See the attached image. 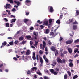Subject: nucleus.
<instances>
[{
    "label": "nucleus",
    "mask_w": 79,
    "mask_h": 79,
    "mask_svg": "<svg viewBox=\"0 0 79 79\" xmlns=\"http://www.w3.org/2000/svg\"><path fill=\"white\" fill-rule=\"evenodd\" d=\"M31 3L32 1L30 0H26L24 2L25 5H27V6H30L31 5Z\"/></svg>",
    "instance_id": "nucleus-1"
},
{
    "label": "nucleus",
    "mask_w": 79,
    "mask_h": 79,
    "mask_svg": "<svg viewBox=\"0 0 79 79\" xmlns=\"http://www.w3.org/2000/svg\"><path fill=\"white\" fill-rule=\"evenodd\" d=\"M73 40H67L65 42V43L66 44H68V45H69L71 44H72V43H73Z\"/></svg>",
    "instance_id": "nucleus-2"
},
{
    "label": "nucleus",
    "mask_w": 79,
    "mask_h": 79,
    "mask_svg": "<svg viewBox=\"0 0 79 79\" xmlns=\"http://www.w3.org/2000/svg\"><path fill=\"white\" fill-rule=\"evenodd\" d=\"M37 67H33L31 68V71L32 73H34V72H35L37 71Z\"/></svg>",
    "instance_id": "nucleus-3"
},
{
    "label": "nucleus",
    "mask_w": 79,
    "mask_h": 79,
    "mask_svg": "<svg viewBox=\"0 0 79 79\" xmlns=\"http://www.w3.org/2000/svg\"><path fill=\"white\" fill-rule=\"evenodd\" d=\"M50 8L49 9V12L50 13H53V11H54V10H53V7L51 6H49L48 7V8Z\"/></svg>",
    "instance_id": "nucleus-4"
},
{
    "label": "nucleus",
    "mask_w": 79,
    "mask_h": 79,
    "mask_svg": "<svg viewBox=\"0 0 79 79\" xmlns=\"http://www.w3.org/2000/svg\"><path fill=\"white\" fill-rule=\"evenodd\" d=\"M56 60L58 63H63V61H62V60H61V59L59 57H57Z\"/></svg>",
    "instance_id": "nucleus-5"
},
{
    "label": "nucleus",
    "mask_w": 79,
    "mask_h": 79,
    "mask_svg": "<svg viewBox=\"0 0 79 79\" xmlns=\"http://www.w3.org/2000/svg\"><path fill=\"white\" fill-rule=\"evenodd\" d=\"M48 22L47 20H45L43 22V25L44 26H48Z\"/></svg>",
    "instance_id": "nucleus-6"
},
{
    "label": "nucleus",
    "mask_w": 79,
    "mask_h": 79,
    "mask_svg": "<svg viewBox=\"0 0 79 79\" xmlns=\"http://www.w3.org/2000/svg\"><path fill=\"white\" fill-rule=\"evenodd\" d=\"M6 44H7V43H6V41H4L3 43H2V45L1 46L0 48H2V47H4V46H5V45H6Z\"/></svg>",
    "instance_id": "nucleus-7"
},
{
    "label": "nucleus",
    "mask_w": 79,
    "mask_h": 79,
    "mask_svg": "<svg viewBox=\"0 0 79 79\" xmlns=\"http://www.w3.org/2000/svg\"><path fill=\"white\" fill-rule=\"evenodd\" d=\"M43 45L42 47V50H44V49L45 48V45H46V43L45 41H43Z\"/></svg>",
    "instance_id": "nucleus-8"
},
{
    "label": "nucleus",
    "mask_w": 79,
    "mask_h": 79,
    "mask_svg": "<svg viewBox=\"0 0 79 79\" xmlns=\"http://www.w3.org/2000/svg\"><path fill=\"white\" fill-rule=\"evenodd\" d=\"M30 54H31V51L29 50H28L27 51L26 55H29Z\"/></svg>",
    "instance_id": "nucleus-9"
},
{
    "label": "nucleus",
    "mask_w": 79,
    "mask_h": 79,
    "mask_svg": "<svg viewBox=\"0 0 79 79\" xmlns=\"http://www.w3.org/2000/svg\"><path fill=\"white\" fill-rule=\"evenodd\" d=\"M51 49L52 51H53V52H55L56 50L55 47L54 46H52L51 48Z\"/></svg>",
    "instance_id": "nucleus-10"
},
{
    "label": "nucleus",
    "mask_w": 79,
    "mask_h": 79,
    "mask_svg": "<svg viewBox=\"0 0 79 79\" xmlns=\"http://www.w3.org/2000/svg\"><path fill=\"white\" fill-rule=\"evenodd\" d=\"M68 50L69 53H72V50L70 48H69Z\"/></svg>",
    "instance_id": "nucleus-11"
},
{
    "label": "nucleus",
    "mask_w": 79,
    "mask_h": 79,
    "mask_svg": "<svg viewBox=\"0 0 79 79\" xmlns=\"http://www.w3.org/2000/svg\"><path fill=\"white\" fill-rule=\"evenodd\" d=\"M28 21H29V19H24L23 20L24 23H27Z\"/></svg>",
    "instance_id": "nucleus-12"
},
{
    "label": "nucleus",
    "mask_w": 79,
    "mask_h": 79,
    "mask_svg": "<svg viewBox=\"0 0 79 79\" xmlns=\"http://www.w3.org/2000/svg\"><path fill=\"white\" fill-rule=\"evenodd\" d=\"M14 2L15 3H17V5H18V6H19V5H20V2H19V1L17 2L16 1H14Z\"/></svg>",
    "instance_id": "nucleus-13"
},
{
    "label": "nucleus",
    "mask_w": 79,
    "mask_h": 79,
    "mask_svg": "<svg viewBox=\"0 0 79 79\" xmlns=\"http://www.w3.org/2000/svg\"><path fill=\"white\" fill-rule=\"evenodd\" d=\"M49 32H50L49 30L48 29H47L46 30L45 33L46 34H48V33H49Z\"/></svg>",
    "instance_id": "nucleus-14"
},
{
    "label": "nucleus",
    "mask_w": 79,
    "mask_h": 79,
    "mask_svg": "<svg viewBox=\"0 0 79 79\" xmlns=\"http://www.w3.org/2000/svg\"><path fill=\"white\" fill-rule=\"evenodd\" d=\"M24 39V38L23 36H21V37H19V40H20V41H21V40H23Z\"/></svg>",
    "instance_id": "nucleus-15"
},
{
    "label": "nucleus",
    "mask_w": 79,
    "mask_h": 79,
    "mask_svg": "<svg viewBox=\"0 0 79 79\" xmlns=\"http://www.w3.org/2000/svg\"><path fill=\"white\" fill-rule=\"evenodd\" d=\"M69 66L71 67H72L73 66V63L70 62L69 64Z\"/></svg>",
    "instance_id": "nucleus-16"
},
{
    "label": "nucleus",
    "mask_w": 79,
    "mask_h": 79,
    "mask_svg": "<svg viewBox=\"0 0 79 79\" xmlns=\"http://www.w3.org/2000/svg\"><path fill=\"white\" fill-rule=\"evenodd\" d=\"M77 29V27L76 25L73 26V30H76Z\"/></svg>",
    "instance_id": "nucleus-17"
},
{
    "label": "nucleus",
    "mask_w": 79,
    "mask_h": 79,
    "mask_svg": "<svg viewBox=\"0 0 79 79\" xmlns=\"http://www.w3.org/2000/svg\"><path fill=\"white\" fill-rule=\"evenodd\" d=\"M12 21L11 22V23H12L13 22H15L16 21V19H12Z\"/></svg>",
    "instance_id": "nucleus-18"
},
{
    "label": "nucleus",
    "mask_w": 79,
    "mask_h": 79,
    "mask_svg": "<svg viewBox=\"0 0 79 79\" xmlns=\"http://www.w3.org/2000/svg\"><path fill=\"white\" fill-rule=\"evenodd\" d=\"M40 62H41V64H42L43 63V60H42V57H40Z\"/></svg>",
    "instance_id": "nucleus-19"
},
{
    "label": "nucleus",
    "mask_w": 79,
    "mask_h": 79,
    "mask_svg": "<svg viewBox=\"0 0 79 79\" xmlns=\"http://www.w3.org/2000/svg\"><path fill=\"white\" fill-rule=\"evenodd\" d=\"M76 15L78 16L79 15V10H76Z\"/></svg>",
    "instance_id": "nucleus-20"
},
{
    "label": "nucleus",
    "mask_w": 79,
    "mask_h": 79,
    "mask_svg": "<svg viewBox=\"0 0 79 79\" xmlns=\"http://www.w3.org/2000/svg\"><path fill=\"white\" fill-rule=\"evenodd\" d=\"M24 56H23L19 58V60H24Z\"/></svg>",
    "instance_id": "nucleus-21"
},
{
    "label": "nucleus",
    "mask_w": 79,
    "mask_h": 79,
    "mask_svg": "<svg viewBox=\"0 0 79 79\" xmlns=\"http://www.w3.org/2000/svg\"><path fill=\"white\" fill-rule=\"evenodd\" d=\"M55 70L56 72H58V73H59V71H60V69H59V68H57L55 69Z\"/></svg>",
    "instance_id": "nucleus-22"
},
{
    "label": "nucleus",
    "mask_w": 79,
    "mask_h": 79,
    "mask_svg": "<svg viewBox=\"0 0 79 79\" xmlns=\"http://www.w3.org/2000/svg\"><path fill=\"white\" fill-rule=\"evenodd\" d=\"M58 73V72L54 71V73H53V74L54 75H57V74Z\"/></svg>",
    "instance_id": "nucleus-23"
},
{
    "label": "nucleus",
    "mask_w": 79,
    "mask_h": 79,
    "mask_svg": "<svg viewBox=\"0 0 79 79\" xmlns=\"http://www.w3.org/2000/svg\"><path fill=\"white\" fill-rule=\"evenodd\" d=\"M79 42V40L77 39L76 40H75L74 41V43L75 44H77V43H78V42Z\"/></svg>",
    "instance_id": "nucleus-24"
},
{
    "label": "nucleus",
    "mask_w": 79,
    "mask_h": 79,
    "mask_svg": "<svg viewBox=\"0 0 79 79\" xmlns=\"http://www.w3.org/2000/svg\"><path fill=\"white\" fill-rule=\"evenodd\" d=\"M78 77V76L77 75H75L74 76V77H73V79H76V78H77Z\"/></svg>",
    "instance_id": "nucleus-25"
},
{
    "label": "nucleus",
    "mask_w": 79,
    "mask_h": 79,
    "mask_svg": "<svg viewBox=\"0 0 79 79\" xmlns=\"http://www.w3.org/2000/svg\"><path fill=\"white\" fill-rule=\"evenodd\" d=\"M52 63L54 65H56V62L55 60H53V62Z\"/></svg>",
    "instance_id": "nucleus-26"
},
{
    "label": "nucleus",
    "mask_w": 79,
    "mask_h": 79,
    "mask_svg": "<svg viewBox=\"0 0 79 79\" xmlns=\"http://www.w3.org/2000/svg\"><path fill=\"white\" fill-rule=\"evenodd\" d=\"M50 35H52V36H53V35H54V33L53 32H51L50 33Z\"/></svg>",
    "instance_id": "nucleus-27"
},
{
    "label": "nucleus",
    "mask_w": 79,
    "mask_h": 79,
    "mask_svg": "<svg viewBox=\"0 0 79 79\" xmlns=\"http://www.w3.org/2000/svg\"><path fill=\"white\" fill-rule=\"evenodd\" d=\"M67 73H68L69 76H70L71 75V72H70L69 71H68Z\"/></svg>",
    "instance_id": "nucleus-28"
},
{
    "label": "nucleus",
    "mask_w": 79,
    "mask_h": 79,
    "mask_svg": "<svg viewBox=\"0 0 79 79\" xmlns=\"http://www.w3.org/2000/svg\"><path fill=\"white\" fill-rule=\"evenodd\" d=\"M69 23H73V19H69Z\"/></svg>",
    "instance_id": "nucleus-29"
},
{
    "label": "nucleus",
    "mask_w": 79,
    "mask_h": 79,
    "mask_svg": "<svg viewBox=\"0 0 79 79\" xmlns=\"http://www.w3.org/2000/svg\"><path fill=\"white\" fill-rule=\"evenodd\" d=\"M58 50H57L56 51V52H55V56H56L58 55Z\"/></svg>",
    "instance_id": "nucleus-30"
},
{
    "label": "nucleus",
    "mask_w": 79,
    "mask_h": 79,
    "mask_svg": "<svg viewBox=\"0 0 79 79\" xmlns=\"http://www.w3.org/2000/svg\"><path fill=\"white\" fill-rule=\"evenodd\" d=\"M6 27H9V25L8 23H7L5 24Z\"/></svg>",
    "instance_id": "nucleus-31"
},
{
    "label": "nucleus",
    "mask_w": 79,
    "mask_h": 79,
    "mask_svg": "<svg viewBox=\"0 0 79 79\" xmlns=\"http://www.w3.org/2000/svg\"><path fill=\"white\" fill-rule=\"evenodd\" d=\"M50 71L51 73H53L54 72V69H50Z\"/></svg>",
    "instance_id": "nucleus-32"
},
{
    "label": "nucleus",
    "mask_w": 79,
    "mask_h": 79,
    "mask_svg": "<svg viewBox=\"0 0 79 79\" xmlns=\"http://www.w3.org/2000/svg\"><path fill=\"white\" fill-rule=\"evenodd\" d=\"M56 23L58 24H59L60 23V20H57L56 22Z\"/></svg>",
    "instance_id": "nucleus-33"
},
{
    "label": "nucleus",
    "mask_w": 79,
    "mask_h": 79,
    "mask_svg": "<svg viewBox=\"0 0 79 79\" xmlns=\"http://www.w3.org/2000/svg\"><path fill=\"white\" fill-rule=\"evenodd\" d=\"M9 5L8 4H6V6H4V7H5V8H6V9H7V8H9V6H8Z\"/></svg>",
    "instance_id": "nucleus-34"
},
{
    "label": "nucleus",
    "mask_w": 79,
    "mask_h": 79,
    "mask_svg": "<svg viewBox=\"0 0 79 79\" xmlns=\"http://www.w3.org/2000/svg\"><path fill=\"white\" fill-rule=\"evenodd\" d=\"M26 41H22L21 43V44L23 45L24 44H26Z\"/></svg>",
    "instance_id": "nucleus-35"
},
{
    "label": "nucleus",
    "mask_w": 79,
    "mask_h": 79,
    "mask_svg": "<svg viewBox=\"0 0 79 79\" xmlns=\"http://www.w3.org/2000/svg\"><path fill=\"white\" fill-rule=\"evenodd\" d=\"M7 0L10 3H13V0Z\"/></svg>",
    "instance_id": "nucleus-36"
},
{
    "label": "nucleus",
    "mask_w": 79,
    "mask_h": 79,
    "mask_svg": "<svg viewBox=\"0 0 79 79\" xmlns=\"http://www.w3.org/2000/svg\"><path fill=\"white\" fill-rule=\"evenodd\" d=\"M9 44H10V45H13V42H9Z\"/></svg>",
    "instance_id": "nucleus-37"
},
{
    "label": "nucleus",
    "mask_w": 79,
    "mask_h": 79,
    "mask_svg": "<svg viewBox=\"0 0 79 79\" xmlns=\"http://www.w3.org/2000/svg\"><path fill=\"white\" fill-rule=\"evenodd\" d=\"M48 44L49 45H52V42H51L50 41V40H49L48 41Z\"/></svg>",
    "instance_id": "nucleus-38"
},
{
    "label": "nucleus",
    "mask_w": 79,
    "mask_h": 79,
    "mask_svg": "<svg viewBox=\"0 0 79 79\" xmlns=\"http://www.w3.org/2000/svg\"><path fill=\"white\" fill-rule=\"evenodd\" d=\"M78 24V23L76 20L73 23V24Z\"/></svg>",
    "instance_id": "nucleus-39"
},
{
    "label": "nucleus",
    "mask_w": 79,
    "mask_h": 79,
    "mask_svg": "<svg viewBox=\"0 0 79 79\" xmlns=\"http://www.w3.org/2000/svg\"><path fill=\"white\" fill-rule=\"evenodd\" d=\"M77 51H78V49L77 48H76L74 50V53H76V52H77Z\"/></svg>",
    "instance_id": "nucleus-40"
},
{
    "label": "nucleus",
    "mask_w": 79,
    "mask_h": 79,
    "mask_svg": "<svg viewBox=\"0 0 79 79\" xmlns=\"http://www.w3.org/2000/svg\"><path fill=\"white\" fill-rule=\"evenodd\" d=\"M43 52H44L43 51H39V53L40 54V55H42V54H43Z\"/></svg>",
    "instance_id": "nucleus-41"
},
{
    "label": "nucleus",
    "mask_w": 79,
    "mask_h": 79,
    "mask_svg": "<svg viewBox=\"0 0 79 79\" xmlns=\"http://www.w3.org/2000/svg\"><path fill=\"white\" fill-rule=\"evenodd\" d=\"M37 74L38 75H40V76L42 75V73L40 72H37Z\"/></svg>",
    "instance_id": "nucleus-42"
},
{
    "label": "nucleus",
    "mask_w": 79,
    "mask_h": 79,
    "mask_svg": "<svg viewBox=\"0 0 79 79\" xmlns=\"http://www.w3.org/2000/svg\"><path fill=\"white\" fill-rule=\"evenodd\" d=\"M26 37L27 39H30V38H31V36L30 35L26 36Z\"/></svg>",
    "instance_id": "nucleus-43"
},
{
    "label": "nucleus",
    "mask_w": 79,
    "mask_h": 79,
    "mask_svg": "<svg viewBox=\"0 0 79 79\" xmlns=\"http://www.w3.org/2000/svg\"><path fill=\"white\" fill-rule=\"evenodd\" d=\"M67 77H68V76H67V74H65L64 75V79H66L67 78Z\"/></svg>",
    "instance_id": "nucleus-44"
},
{
    "label": "nucleus",
    "mask_w": 79,
    "mask_h": 79,
    "mask_svg": "<svg viewBox=\"0 0 79 79\" xmlns=\"http://www.w3.org/2000/svg\"><path fill=\"white\" fill-rule=\"evenodd\" d=\"M18 43V40H16L14 42V44L15 45H16Z\"/></svg>",
    "instance_id": "nucleus-45"
},
{
    "label": "nucleus",
    "mask_w": 79,
    "mask_h": 79,
    "mask_svg": "<svg viewBox=\"0 0 79 79\" xmlns=\"http://www.w3.org/2000/svg\"><path fill=\"white\" fill-rule=\"evenodd\" d=\"M33 35H35V36H36V37H37V34H36V32H33Z\"/></svg>",
    "instance_id": "nucleus-46"
},
{
    "label": "nucleus",
    "mask_w": 79,
    "mask_h": 79,
    "mask_svg": "<svg viewBox=\"0 0 79 79\" xmlns=\"http://www.w3.org/2000/svg\"><path fill=\"white\" fill-rule=\"evenodd\" d=\"M62 63H64L66 62V60L64 59H63L62 60Z\"/></svg>",
    "instance_id": "nucleus-47"
},
{
    "label": "nucleus",
    "mask_w": 79,
    "mask_h": 79,
    "mask_svg": "<svg viewBox=\"0 0 79 79\" xmlns=\"http://www.w3.org/2000/svg\"><path fill=\"white\" fill-rule=\"evenodd\" d=\"M52 19H50L49 20V23H52Z\"/></svg>",
    "instance_id": "nucleus-48"
},
{
    "label": "nucleus",
    "mask_w": 79,
    "mask_h": 79,
    "mask_svg": "<svg viewBox=\"0 0 79 79\" xmlns=\"http://www.w3.org/2000/svg\"><path fill=\"white\" fill-rule=\"evenodd\" d=\"M45 61L46 62V63H48V60L47 59V58H46L45 59Z\"/></svg>",
    "instance_id": "nucleus-49"
},
{
    "label": "nucleus",
    "mask_w": 79,
    "mask_h": 79,
    "mask_svg": "<svg viewBox=\"0 0 79 79\" xmlns=\"http://www.w3.org/2000/svg\"><path fill=\"white\" fill-rule=\"evenodd\" d=\"M27 74H31V71H30L29 70H28L27 73Z\"/></svg>",
    "instance_id": "nucleus-50"
},
{
    "label": "nucleus",
    "mask_w": 79,
    "mask_h": 79,
    "mask_svg": "<svg viewBox=\"0 0 79 79\" xmlns=\"http://www.w3.org/2000/svg\"><path fill=\"white\" fill-rule=\"evenodd\" d=\"M8 39H9V40H11L12 39H13V38L12 37H8L7 38Z\"/></svg>",
    "instance_id": "nucleus-51"
},
{
    "label": "nucleus",
    "mask_w": 79,
    "mask_h": 79,
    "mask_svg": "<svg viewBox=\"0 0 79 79\" xmlns=\"http://www.w3.org/2000/svg\"><path fill=\"white\" fill-rule=\"evenodd\" d=\"M32 58L34 60H36V57H35V56H33L32 57Z\"/></svg>",
    "instance_id": "nucleus-52"
},
{
    "label": "nucleus",
    "mask_w": 79,
    "mask_h": 79,
    "mask_svg": "<svg viewBox=\"0 0 79 79\" xmlns=\"http://www.w3.org/2000/svg\"><path fill=\"white\" fill-rule=\"evenodd\" d=\"M4 20H5L6 22H8V19L7 18H5L3 19Z\"/></svg>",
    "instance_id": "nucleus-53"
},
{
    "label": "nucleus",
    "mask_w": 79,
    "mask_h": 79,
    "mask_svg": "<svg viewBox=\"0 0 79 79\" xmlns=\"http://www.w3.org/2000/svg\"><path fill=\"white\" fill-rule=\"evenodd\" d=\"M40 27L41 29H43L44 28V27H45L44 26L41 25L40 26Z\"/></svg>",
    "instance_id": "nucleus-54"
},
{
    "label": "nucleus",
    "mask_w": 79,
    "mask_h": 79,
    "mask_svg": "<svg viewBox=\"0 0 79 79\" xmlns=\"http://www.w3.org/2000/svg\"><path fill=\"white\" fill-rule=\"evenodd\" d=\"M67 53H68V52H67L66 51H64L63 53L64 54V55H65V54H66Z\"/></svg>",
    "instance_id": "nucleus-55"
},
{
    "label": "nucleus",
    "mask_w": 79,
    "mask_h": 79,
    "mask_svg": "<svg viewBox=\"0 0 79 79\" xmlns=\"http://www.w3.org/2000/svg\"><path fill=\"white\" fill-rule=\"evenodd\" d=\"M13 59H14V61H16L17 60H18V59H17V58L15 57H14Z\"/></svg>",
    "instance_id": "nucleus-56"
},
{
    "label": "nucleus",
    "mask_w": 79,
    "mask_h": 79,
    "mask_svg": "<svg viewBox=\"0 0 79 79\" xmlns=\"http://www.w3.org/2000/svg\"><path fill=\"white\" fill-rule=\"evenodd\" d=\"M35 44L36 45H37L38 44V42L36 41H35Z\"/></svg>",
    "instance_id": "nucleus-57"
},
{
    "label": "nucleus",
    "mask_w": 79,
    "mask_h": 79,
    "mask_svg": "<svg viewBox=\"0 0 79 79\" xmlns=\"http://www.w3.org/2000/svg\"><path fill=\"white\" fill-rule=\"evenodd\" d=\"M29 14V12H27L26 13L25 15H26V16H28Z\"/></svg>",
    "instance_id": "nucleus-58"
},
{
    "label": "nucleus",
    "mask_w": 79,
    "mask_h": 79,
    "mask_svg": "<svg viewBox=\"0 0 79 79\" xmlns=\"http://www.w3.org/2000/svg\"><path fill=\"white\" fill-rule=\"evenodd\" d=\"M63 39V38H62L61 37H60V39L59 40L60 42H61V40H62Z\"/></svg>",
    "instance_id": "nucleus-59"
},
{
    "label": "nucleus",
    "mask_w": 79,
    "mask_h": 79,
    "mask_svg": "<svg viewBox=\"0 0 79 79\" xmlns=\"http://www.w3.org/2000/svg\"><path fill=\"white\" fill-rule=\"evenodd\" d=\"M30 45H32L33 44V42L32 41H31L30 42Z\"/></svg>",
    "instance_id": "nucleus-60"
},
{
    "label": "nucleus",
    "mask_w": 79,
    "mask_h": 79,
    "mask_svg": "<svg viewBox=\"0 0 79 79\" xmlns=\"http://www.w3.org/2000/svg\"><path fill=\"white\" fill-rule=\"evenodd\" d=\"M43 39H44V40H45L46 41V40H47V38L45 37H43Z\"/></svg>",
    "instance_id": "nucleus-61"
},
{
    "label": "nucleus",
    "mask_w": 79,
    "mask_h": 79,
    "mask_svg": "<svg viewBox=\"0 0 79 79\" xmlns=\"http://www.w3.org/2000/svg\"><path fill=\"white\" fill-rule=\"evenodd\" d=\"M12 11H16V9L15 8H13L12 10Z\"/></svg>",
    "instance_id": "nucleus-62"
},
{
    "label": "nucleus",
    "mask_w": 79,
    "mask_h": 79,
    "mask_svg": "<svg viewBox=\"0 0 79 79\" xmlns=\"http://www.w3.org/2000/svg\"><path fill=\"white\" fill-rule=\"evenodd\" d=\"M30 30H33L34 29V27H31V28H30Z\"/></svg>",
    "instance_id": "nucleus-63"
},
{
    "label": "nucleus",
    "mask_w": 79,
    "mask_h": 79,
    "mask_svg": "<svg viewBox=\"0 0 79 79\" xmlns=\"http://www.w3.org/2000/svg\"><path fill=\"white\" fill-rule=\"evenodd\" d=\"M44 78L45 79H49V78L47 76H45L44 77Z\"/></svg>",
    "instance_id": "nucleus-64"
}]
</instances>
